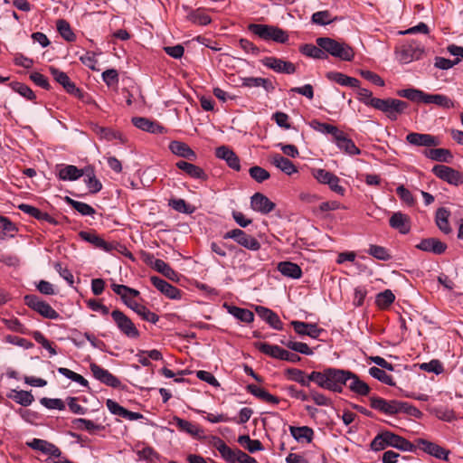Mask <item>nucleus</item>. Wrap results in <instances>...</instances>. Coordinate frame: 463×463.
Returning <instances> with one entry per match:
<instances>
[{
	"instance_id": "37998d69",
	"label": "nucleus",
	"mask_w": 463,
	"mask_h": 463,
	"mask_svg": "<svg viewBox=\"0 0 463 463\" xmlns=\"http://www.w3.org/2000/svg\"><path fill=\"white\" fill-rule=\"evenodd\" d=\"M424 104H435L443 109L454 108V101L449 97L442 94L426 93Z\"/></svg>"
},
{
	"instance_id": "e433bc0d",
	"label": "nucleus",
	"mask_w": 463,
	"mask_h": 463,
	"mask_svg": "<svg viewBox=\"0 0 463 463\" xmlns=\"http://www.w3.org/2000/svg\"><path fill=\"white\" fill-rule=\"evenodd\" d=\"M84 183L90 194H97L102 189L101 182L96 177L94 168L90 165L83 168Z\"/></svg>"
},
{
	"instance_id": "f704fd0d",
	"label": "nucleus",
	"mask_w": 463,
	"mask_h": 463,
	"mask_svg": "<svg viewBox=\"0 0 463 463\" xmlns=\"http://www.w3.org/2000/svg\"><path fill=\"white\" fill-rule=\"evenodd\" d=\"M241 86L245 88L262 87L267 92H272L275 90V87L269 79L261 77L241 78Z\"/></svg>"
},
{
	"instance_id": "e2e57ef3",
	"label": "nucleus",
	"mask_w": 463,
	"mask_h": 463,
	"mask_svg": "<svg viewBox=\"0 0 463 463\" xmlns=\"http://www.w3.org/2000/svg\"><path fill=\"white\" fill-rule=\"evenodd\" d=\"M395 299V296L390 289L381 292L376 297V304L381 308L388 307Z\"/></svg>"
},
{
	"instance_id": "39448f33",
	"label": "nucleus",
	"mask_w": 463,
	"mask_h": 463,
	"mask_svg": "<svg viewBox=\"0 0 463 463\" xmlns=\"http://www.w3.org/2000/svg\"><path fill=\"white\" fill-rule=\"evenodd\" d=\"M254 346L262 354H267L272 358L288 361L294 364L298 363L301 360V357L298 354L285 350L276 345H270L265 342H257L254 343Z\"/></svg>"
},
{
	"instance_id": "de8ad7c7",
	"label": "nucleus",
	"mask_w": 463,
	"mask_h": 463,
	"mask_svg": "<svg viewBox=\"0 0 463 463\" xmlns=\"http://www.w3.org/2000/svg\"><path fill=\"white\" fill-rule=\"evenodd\" d=\"M397 95L413 102L424 103L426 92L418 89L409 88L398 90Z\"/></svg>"
},
{
	"instance_id": "09e8293b",
	"label": "nucleus",
	"mask_w": 463,
	"mask_h": 463,
	"mask_svg": "<svg viewBox=\"0 0 463 463\" xmlns=\"http://www.w3.org/2000/svg\"><path fill=\"white\" fill-rule=\"evenodd\" d=\"M155 269L163 276L173 281L179 280V274L174 270L170 265L163 260H156L155 262Z\"/></svg>"
},
{
	"instance_id": "aec40b11",
	"label": "nucleus",
	"mask_w": 463,
	"mask_h": 463,
	"mask_svg": "<svg viewBox=\"0 0 463 463\" xmlns=\"http://www.w3.org/2000/svg\"><path fill=\"white\" fill-rule=\"evenodd\" d=\"M50 71L54 80L61 84L69 94L76 97L80 96V89L76 87L75 83L70 80L69 76L65 72L54 67H51Z\"/></svg>"
},
{
	"instance_id": "052dcab7",
	"label": "nucleus",
	"mask_w": 463,
	"mask_h": 463,
	"mask_svg": "<svg viewBox=\"0 0 463 463\" xmlns=\"http://www.w3.org/2000/svg\"><path fill=\"white\" fill-rule=\"evenodd\" d=\"M336 20V17L332 18V15L329 11H319L316 12L312 14L311 21L312 23L319 25H326L333 23Z\"/></svg>"
},
{
	"instance_id": "a878e982",
	"label": "nucleus",
	"mask_w": 463,
	"mask_h": 463,
	"mask_svg": "<svg viewBox=\"0 0 463 463\" xmlns=\"http://www.w3.org/2000/svg\"><path fill=\"white\" fill-rule=\"evenodd\" d=\"M255 311L257 315L265 322H267L272 328L276 330L283 329V323L281 322L279 316L271 309L262 307L256 306Z\"/></svg>"
},
{
	"instance_id": "423d86ee",
	"label": "nucleus",
	"mask_w": 463,
	"mask_h": 463,
	"mask_svg": "<svg viewBox=\"0 0 463 463\" xmlns=\"http://www.w3.org/2000/svg\"><path fill=\"white\" fill-rule=\"evenodd\" d=\"M111 317L119 332L130 339H137L140 333L133 321L121 310L115 309L111 312Z\"/></svg>"
},
{
	"instance_id": "f8f14e48",
	"label": "nucleus",
	"mask_w": 463,
	"mask_h": 463,
	"mask_svg": "<svg viewBox=\"0 0 463 463\" xmlns=\"http://www.w3.org/2000/svg\"><path fill=\"white\" fill-rule=\"evenodd\" d=\"M423 53V48L416 42H411L403 44L397 52L398 60L402 63H409L414 60H419Z\"/></svg>"
},
{
	"instance_id": "2f4dec72",
	"label": "nucleus",
	"mask_w": 463,
	"mask_h": 463,
	"mask_svg": "<svg viewBox=\"0 0 463 463\" xmlns=\"http://www.w3.org/2000/svg\"><path fill=\"white\" fill-rule=\"evenodd\" d=\"M423 155L432 161L440 163H451L453 160V155L451 151L447 148H438L437 146L431 147L425 149L423 151Z\"/></svg>"
},
{
	"instance_id": "4c0bfd02",
	"label": "nucleus",
	"mask_w": 463,
	"mask_h": 463,
	"mask_svg": "<svg viewBox=\"0 0 463 463\" xmlns=\"http://www.w3.org/2000/svg\"><path fill=\"white\" fill-rule=\"evenodd\" d=\"M270 162L288 175L298 172L296 165L288 158L284 157L280 154H274L271 156Z\"/></svg>"
},
{
	"instance_id": "cd10ccee",
	"label": "nucleus",
	"mask_w": 463,
	"mask_h": 463,
	"mask_svg": "<svg viewBox=\"0 0 463 463\" xmlns=\"http://www.w3.org/2000/svg\"><path fill=\"white\" fill-rule=\"evenodd\" d=\"M57 176L61 181H76L83 176V169H80L73 165H58Z\"/></svg>"
},
{
	"instance_id": "6e6d98bb",
	"label": "nucleus",
	"mask_w": 463,
	"mask_h": 463,
	"mask_svg": "<svg viewBox=\"0 0 463 463\" xmlns=\"http://www.w3.org/2000/svg\"><path fill=\"white\" fill-rule=\"evenodd\" d=\"M10 87L14 91L19 93L22 97L28 100L33 101L36 99V96L32 89L24 83L14 81L10 83Z\"/></svg>"
},
{
	"instance_id": "9b49d317",
	"label": "nucleus",
	"mask_w": 463,
	"mask_h": 463,
	"mask_svg": "<svg viewBox=\"0 0 463 463\" xmlns=\"http://www.w3.org/2000/svg\"><path fill=\"white\" fill-rule=\"evenodd\" d=\"M406 141L411 146L428 147L427 149L436 147L441 143L437 136L418 132L409 133L406 136Z\"/></svg>"
},
{
	"instance_id": "c9c22d12",
	"label": "nucleus",
	"mask_w": 463,
	"mask_h": 463,
	"mask_svg": "<svg viewBox=\"0 0 463 463\" xmlns=\"http://www.w3.org/2000/svg\"><path fill=\"white\" fill-rule=\"evenodd\" d=\"M348 381H350V383L347 386L351 392L361 396H367L370 393L371 389L369 385L360 380V378L351 371H349Z\"/></svg>"
},
{
	"instance_id": "5701e85b",
	"label": "nucleus",
	"mask_w": 463,
	"mask_h": 463,
	"mask_svg": "<svg viewBox=\"0 0 463 463\" xmlns=\"http://www.w3.org/2000/svg\"><path fill=\"white\" fill-rule=\"evenodd\" d=\"M416 248L422 251L440 255L446 251L448 247L447 244L440 240L432 237L422 239L420 243L416 245Z\"/></svg>"
},
{
	"instance_id": "6e6552de",
	"label": "nucleus",
	"mask_w": 463,
	"mask_h": 463,
	"mask_svg": "<svg viewBox=\"0 0 463 463\" xmlns=\"http://www.w3.org/2000/svg\"><path fill=\"white\" fill-rule=\"evenodd\" d=\"M223 239H232L241 247L251 250L257 251L260 249V242L252 235L246 233L241 229H233L223 235Z\"/></svg>"
},
{
	"instance_id": "c756f323",
	"label": "nucleus",
	"mask_w": 463,
	"mask_h": 463,
	"mask_svg": "<svg viewBox=\"0 0 463 463\" xmlns=\"http://www.w3.org/2000/svg\"><path fill=\"white\" fill-rule=\"evenodd\" d=\"M125 305H127L129 308L135 311L142 319L148 321L152 324H156L159 320V317L150 311L146 307L137 303L132 298L129 301H125Z\"/></svg>"
},
{
	"instance_id": "8fccbe9b",
	"label": "nucleus",
	"mask_w": 463,
	"mask_h": 463,
	"mask_svg": "<svg viewBox=\"0 0 463 463\" xmlns=\"http://www.w3.org/2000/svg\"><path fill=\"white\" fill-rule=\"evenodd\" d=\"M64 201L83 216H91L96 213L95 209L88 203L73 200L69 196H65Z\"/></svg>"
},
{
	"instance_id": "1a4fd4ad",
	"label": "nucleus",
	"mask_w": 463,
	"mask_h": 463,
	"mask_svg": "<svg viewBox=\"0 0 463 463\" xmlns=\"http://www.w3.org/2000/svg\"><path fill=\"white\" fill-rule=\"evenodd\" d=\"M432 174L440 180L452 185L463 184V174L445 165H436L431 169Z\"/></svg>"
},
{
	"instance_id": "c85d7f7f",
	"label": "nucleus",
	"mask_w": 463,
	"mask_h": 463,
	"mask_svg": "<svg viewBox=\"0 0 463 463\" xmlns=\"http://www.w3.org/2000/svg\"><path fill=\"white\" fill-rule=\"evenodd\" d=\"M389 224L392 229L399 231L402 234H407L411 231L410 217L401 212L394 213L391 216Z\"/></svg>"
},
{
	"instance_id": "393cba45",
	"label": "nucleus",
	"mask_w": 463,
	"mask_h": 463,
	"mask_svg": "<svg viewBox=\"0 0 463 463\" xmlns=\"http://www.w3.org/2000/svg\"><path fill=\"white\" fill-rule=\"evenodd\" d=\"M132 123L136 128L152 134H162L165 132V127L147 118L134 117L132 118Z\"/></svg>"
},
{
	"instance_id": "473e14b6",
	"label": "nucleus",
	"mask_w": 463,
	"mask_h": 463,
	"mask_svg": "<svg viewBox=\"0 0 463 463\" xmlns=\"http://www.w3.org/2000/svg\"><path fill=\"white\" fill-rule=\"evenodd\" d=\"M175 165L178 169L184 171L187 175H189L192 178L205 181L208 177L202 167L195 165L192 163L181 160L178 161L175 164Z\"/></svg>"
},
{
	"instance_id": "7ed1b4c3",
	"label": "nucleus",
	"mask_w": 463,
	"mask_h": 463,
	"mask_svg": "<svg viewBox=\"0 0 463 463\" xmlns=\"http://www.w3.org/2000/svg\"><path fill=\"white\" fill-rule=\"evenodd\" d=\"M248 30L264 41H274L279 43H285L288 41L287 32L274 25L250 24Z\"/></svg>"
},
{
	"instance_id": "79ce46f5",
	"label": "nucleus",
	"mask_w": 463,
	"mask_h": 463,
	"mask_svg": "<svg viewBox=\"0 0 463 463\" xmlns=\"http://www.w3.org/2000/svg\"><path fill=\"white\" fill-rule=\"evenodd\" d=\"M289 431L292 437L298 442L306 441L310 443L314 437V430L307 426H289Z\"/></svg>"
},
{
	"instance_id": "c03bdc74",
	"label": "nucleus",
	"mask_w": 463,
	"mask_h": 463,
	"mask_svg": "<svg viewBox=\"0 0 463 463\" xmlns=\"http://www.w3.org/2000/svg\"><path fill=\"white\" fill-rule=\"evenodd\" d=\"M9 399H12L16 403L27 407L33 403L34 397L31 392L28 391H16L12 390L11 393L7 395Z\"/></svg>"
},
{
	"instance_id": "dca6fc26",
	"label": "nucleus",
	"mask_w": 463,
	"mask_h": 463,
	"mask_svg": "<svg viewBox=\"0 0 463 463\" xmlns=\"http://www.w3.org/2000/svg\"><path fill=\"white\" fill-rule=\"evenodd\" d=\"M214 448L219 451L222 458L229 463H239L241 460L240 453L244 451L239 449L230 448L222 439L217 438L213 443Z\"/></svg>"
},
{
	"instance_id": "864d4df0",
	"label": "nucleus",
	"mask_w": 463,
	"mask_h": 463,
	"mask_svg": "<svg viewBox=\"0 0 463 463\" xmlns=\"http://www.w3.org/2000/svg\"><path fill=\"white\" fill-rule=\"evenodd\" d=\"M57 30L61 36L67 42H74L76 39L75 33L72 32L70 24L64 20L60 19L56 24Z\"/></svg>"
},
{
	"instance_id": "69168bd1",
	"label": "nucleus",
	"mask_w": 463,
	"mask_h": 463,
	"mask_svg": "<svg viewBox=\"0 0 463 463\" xmlns=\"http://www.w3.org/2000/svg\"><path fill=\"white\" fill-rule=\"evenodd\" d=\"M188 19L194 24L200 25H207L211 23V17L201 10L193 11L188 15Z\"/></svg>"
},
{
	"instance_id": "a18cd8bd",
	"label": "nucleus",
	"mask_w": 463,
	"mask_h": 463,
	"mask_svg": "<svg viewBox=\"0 0 463 463\" xmlns=\"http://www.w3.org/2000/svg\"><path fill=\"white\" fill-rule=\"evenodd\" d=\"M299 51L302 54L313 59L325 60L327 58V54L317 44H304L300 46Z\"/></svg>"
},
{
	"instance_id": "5fc2aeb1",
	"label": "nucleus",
	"mask_w": 463,
	"mask_h": 463,
	"mask_svg": "<svg viewBox=\"0 0 463 463\" xmlns=\"http://www.w3.org/2000/svg\"><path fill=\"white\" fill-rule=\"evenodd\" d=\"M174 421L180 430L191 434L192 436H198L201 431L197 425L179 417H174Z\"/></svg>"
},
{
	"instance_id": "f257e3e1",
	"label": "nucleus",
	"mask_w": 463,
	"mask_h": 463,
	"mask_svg": "<svg viewBox=\"0 0 463 463\" xmlns=\"http://www.w3.org/2000/svg\"><path fill=\"white\" fill-rule=\"evenodd\" d=\"M349 371L333 367L325 368L323 371H312L311 379L320 388L334 392H342L348 382Z\"/></svg>"
},
{
	"instance_id": "13d9d810",
	"label": "nucleus",
	"mask_w": 463,
	"mask_h": 463,
	"mask_svg": "<svg viewBox=\"0 0 463 463\" xmlns=\"http://www.w3.org/2000/svg\"><path fill=\"white\" fill-rule=\"evenodd\" d=\"M369 374L383 383H385L390 386H395V383L393 382L392 377L387 374L384 370L379 367H371L369 369Z\"/></svg>"
},
{
	"instance_id": "72a5a7b5",
	"label": "nucleus",
	"mask_w": 463,
	"mask_h": 463,
	"mask_svg": "<svg viewBox=\"0 0 463 463\" xmlns=\"http://www.w3.org/2000/svg\"><path fill=\"white\" fill-rule=\"evenodd\" d=\"M335 143L337 147L345 153L354 156L360 155L361 150L358 148L354 141L347 137V136L341 130L340 135L335 138Z\"/></svg>"
},
{
	"instance_id": "f03ea898",
	"label": "nucleus",
	"mask_w": 463,
	"mask_h": 463,
	"mask_svg": "<svg viewBox=\"0 0 463 463\" xmlns=\"http://www.w3.org/2000/svg\"><path fill=\"white\" fill-rule=\"evenodd\" d=\"M316 43L328 55L342 61H351L354 58V49L345 42L330 37H318Z\"/></svg>"
},
{
	"instance_id": "4d7b16f0",
	"label": "nucleus",
	"mask_w": 463,
	"mask_h": 463,
	"mask_svg": "<svg viewBox=\"0 0 463 463\" xmlns=\"http://www.w3.org/2000/svg\"><path fill=\"white\" fill-rule=\"evenodd\" d=\"M367 253L379 260L386 261L392 259V255L386 248L375 244L369 246Z\"/></svg>"
},
{
	"instance_id": "a211bd4d",
	"label": "nucleus",
	"mask_w": 463,
	"mask_h": 463,
	"mask_svg": "<svg viewBox=\"0 0 463 463\" xmlns=\"http://www.w3.org/2000/svg\"><path fill=\"white\" fill-rule=\"evenodd\" d=\"M150 281L152 285L159 290L162 294L167 297L170 299H180L182 298V292L177 288L169 284L167 281L164 280L156 276H152L150 278Z\"/></svg>"
},
{
	"instance_id": "338daca9",
	"label": "nucleus",
	"mask_w": 463,
	"mask_h": 463,
	"mask_svg": "<svg viewBox=\"0 0 463 463\" xmlns=\"http://www.w3.org/2000/svg\"><path fill=\"white\" fill-rule=\"evenodd\" d=\"M4 325L11 331L26 335L28 329L17 318L3 319Z\"/></svg>"
},
{
	"instance_id": "ddd939ff",
	"label": "nucleus",
	"mask_w": 463,
	"mask_h": 463,
	"mask_svg": "<svg viewBox=\"0 0 463 463\" xmlns=\"http://www.w3.org/2000/svg\"><path fill=\"white\" fill-rule=\"evenodd\" d=\"M260 61L264 66L278 73L293 74L296 72L294 63L274 56L265 57Z\"/></svg>"
},
{
	"instance_id": "0eeeda50",
	"label": "nucleus",
	"mask_w": 463,
	"mask_h": 463,
	"mask_svg": "<svg viewBox=\"0 0 463 463\" xmlns=\"http://www.w3.org/2000/svg\"><path fill=\"white\" fill-rule=\"evenodd\" d=\"M24 303L33 311L40 314L43 317L48 319H58L60 318L59 313L54 310L46 301L41 299L36 295H26L24 296Z\"/></svg>"
},
{
	"instance_id": "b1692460",
	"label": "nucleus",
	"mask_w": 463,
	"mask_h": 463,
	"mask_svg": "<svg viewBox=\"0 0 463 463\" xmlns=\"http://www.w3.org/2000/svg\"><path fill=\"white\" fill-rule=\"evenodd\" d=\"M79 236L83 241L91 243L94 247L100 249L106 252H110L115 250V246L104 241L96 232L81 231L79 232Z\"/></svg>"
},
{
	"instance_id": "412c9836",
	"label": "nucleus",
	"mask_w": 463,
	"mask_h": 463,
	"mask_svg": "<svg viewBox=\"0 0 463 463\" xmlns=\"http://www.w3.org/2000/svg\"><path fill=\"white\" fill-rule=\"evenodd\" d=\"M388 447H392L402 451L415 452L416 446L405 438L392 431L385 430Z\"/></svg>"
},
{
	"instance_id": "0e129e2a",
	"label": "nucleus",
	"mask_w": 463,
	"mask_h": 463,
	"mask_svg": "<svg viewBox=\"0 0 463 463\" xmlns=\"http://www.w3.org/2000/svg\"><path fill=\"white\" fill-rule=\"evenodd\" d=\"M249 174L257 183H262L270 177V174L266 169L258 165L251 166Z\"/></svg>"
},
{
	"instance_id": "4468645a",
	"label": "nucleus",
	"mask_w": 463,
	"mask_h": 463,
	"mask_svg": "<svg viewBox=\"0 0 463 463\" xmlns=\"http://www.w3.org/2000/svg\"><path fill=\"white\" fill-rule=\"evenodd\" d=\"M90 369L93 376L100 383L113 388H119L121 386L120 380L109 373V370L102 368L99 364L92 363Z\"/></svg>"
},
{
	"instance_id": "680f3d73",
	"label": "nucleus",
	"mask_w": 463,
	"mask_h": 463,
	"mask_svg": "<svg viewBox=\"0 0 463 463\" xmlns=\"http://www.w3.org/2000/svg\"><path fill=\"white\" fill-rule=\"evenodd\" d=\"M58 372L62 374L63 376L67 377L68 379H71V381L80 384L83 387H87L89 385L88 381L80 374L68 369L65 367H60L58 368Z\"/></svg>"
},
{
	"instance_id": "603ef678",
	"label": "nucleus",
	"mask_w": 463,
	"mask_h": 463,
	"mask_svg": "<svg viewBox=\"0 0 463 463\" xmlns=\"http://www.w3.org/2000/svg\"><path fill=\"white\" fill-rule=\"evenodd\" d=\"M309 125L316 131L321 132L323 134L332 135L334 139L337 137V135H340L341 132L337 127L327 123H322L317 119L312 120Z\"/></svg>"
},
{
	"instance_id": "6ab92c4d",
	"label": "nucleus",
	"mask_w": 463,
	"mask_h": 463,
	"mask_svg": "<svg viewBox=\"0 0 463 463\" xmlns=\"http://www.w3.org/2000/svg\"><path fill=\"white\" fill-rule=\"evenodd\" d=\"M250 207L253 211L262 214L271 213L276 204L261 193H256L250 197Z\"/></svg>"
},
{
	"instance_id": "bb28decb",
	"label": "nucleus",
	"mask_w": 463,
	"mask_h": 463,
	"mask_svg": "<svg viewBox=\"0 0 463 463\" xmlns=\"http://www.w3.org/2000/svg\"><path fill=\"white\" fill-rule=\"evenodd\" d=\"M290 324L298 335H308L314 339L318 338L320 334L324 331L322 328H319L317 324H310L297 320L291 321Z\"/></svg>"
},
{
	"instance_id": "3c124183",
	"label": "nucleus",
	"mask_w": 463,
	"mask_h": 463,
	"mask_svg": "<svg viewBox=\"0 0 463 463\" xmlns=\"http://www.w3.org/2000/svg\"><path fill=\"white\" fill-rule=\"evenodd\" d=\"M73 427L80 430H87L90 433H93L95 430H104V426L100 424H95L90 420L79 418L72 420Z\"/></svg>"
},
{
	"instance_id": "a19ab883",
	"label": "nucleus",
	"mask_w": 463,
	"mask_h": 463,
	"mask_svg": "<svg viewBox=\"0 0 463 463\" xmlns=\"http://www.w3.org/2000/svg\"><path fill=\"white\" fill-rule=\"evenodd\" d=\"M278 270L285 277L300 279L302 277L301 268L290 261H281L278 264Z\"/></svg>"
},
{
	"instance_id": "58836bf2",
	"label": "nucleus",
	"mask_w": 463,
	"mask_h": 463,
	"mask_svg": "<svg viewBox=\"0 0 463 463\" xmlns=\"http://www.w3.org/2000/svg\"><path fill=\"white\" fill-rule=\"evenodd\" d=\"M285 374L289 380L294 381L304 387H309L310 383H314V379H310L312 378L311 373L309 374H306L304 371L298 368H288L286 370Z\"/></svg>"
},
{
	"instance_id": "ea45409f",
	"label": "nucleus",
	"mask_w": 463,
	"mask_h": 463,
	"mask_svg": "<svg viewBox=\"0 0 463 463\" xmlns=\"http://www.w3.org/2000/svg\"><path fill=\"white\" fill-rule=\"evenodd\" d=\"M450 211L445 207H440L436 211L435 222L438 228L445 234H449L452 229L449 222Z\"/></svg>"
},
{
	"instance_id": "49530a36",
	"label": "nucleus",
	"mask_w": 463,
	"mask_h": 463,
	"mask_svg": "<svg viewBox=\"0 0 463 463\" xmlns=\"http://www.w3.org/2000/svg\"><path fill=\"white\" fill-rule=\"evenodd\" d=\"M227 310L229 314L232 315L241 322L250 323L254 320V314L247 308H241L236 306H228Z\"/></svg>"
},
{
	"instance_id": "f3484780",
	"label": "nucleus",
	"mask_w": 463,
	"mask_h": 463,
	"mask_svg": "<svg viewBox=\"0 0 463 463\" xmlns=\"http://www.w3.org/2000/svg\"><path fill=\"white\" fill-rule=\"evenodd\" d=\"M26 445L32 449L41 451L43 454L54 458H60L61 455V451L57 446L45 439L34 438L31 441L26 442Z\"/></svg>"
},
{
	"instance_id": "2eb2a0df",
	"label": "nucleus",
	"mask_w": 463,
	"mask_h": 463,
	"mask_svg": "<svg viewBox=\"0 0 463 463\" xmlns=\"http://www.w3.org/2000/svg\"><path fill=\"white\" fill-rule=\"evenodd\" d=\"M370 406L372 409L376 410L387 415L398 414L399 401L397 400H385L378 396H371L369 398Z\"/></svg>"
},
{
	"instance_id": "9d476101",
	"label": "nucleus",
	"mask_w": 463,
	"mask_h": 463,
	"mask_svg": "<svg viewBox=\"0 0 463 463\" xmlns=\"http://www.w3.org/2000/svg\"><path fill=\"white\" fill-rule=\"evenodd\" d=\"M416 449H419L425 452L426 454L434 457L438 459L449 460V456L450 451L435 442L430 441L424 439H415Z\"/></svg>"
},
{
	"instance_id": "774afa93",
	"label": "nucleus",
	"mask_w": 463,
	"mask_h": 463,
	"mask_svg": "<svg viewBox=\"0 0 463 463\" xmlns=\"http://www.w3.org/2000/svg\"><path fill=\"white\" fill-rule=\"evenodd\" d=\"M312 175L317 180L318 183L323 184H329L330 181L334 180L335 176V175H334L333 173L322 168L313 169Z\"/></svg>"
},
{
	"instance_id": "bf43d9fd",
	"label": "nucleus",
	"mask_w": 463,
	"mask_h": 463,
	"mask_svg": "<svg viewBox=\"0 0 463 463\" xmlns=\"http://www.w3.org/2000/svg\"><path fill=\"white\" fill-rule=\"evenodd\" d=\"M281 344L286 345L288 348L306 355H312L313 350L305 343L295 342V341H281Z\"/></svg>"
},
{
	"instance_id": "7c9ffc66",
	"label": "nucleus",
	"mask_w": 463,
	"mask_h": 463,
	"mask_svg": "<svg viewBox=\"0 0 463 463\" xmlns=\"http://www.w3.org/2000/svg\"><path fill=\"white\" fill-rule=\"evenodd\" d=\"M170 151L180 157L194 161L197 158L195 152L185 143L174 140L168 146Z\"/></svg>"
},
{
	"instance_id": "20e7f679",
	"label": "nucleus",
	"mask_w": 463,
	"mask_h": 463,
	"mask_svg": "<svg viewBox=\"0 0 463 463\" xmlns=\"http://www.w3.org/2000/svg\"><path fill=\"white\" fill-rule=\"evenodd\" d=\"M408 103L396 99H376L371 100V107L383 112L392 121L404 113L408 109Z\"/></svg>"
},
{
	"instance_id": "4be33fe9",
	"label": "nucleus",
	"mask_w": 463,
	"mask_h": 463,
	"mask_svg": "<svg viewBox=\"0 0 463 463\" xmlns=\"http://www.w3.org/2000/svg\"><path fill=\"white\" fill-rule=\"evenodd\" d=\"M215 156L226 162L229 167L235 171L241 170L239 156L227 146H221L215 149Z\"/></svg>"
}]
</instances>
